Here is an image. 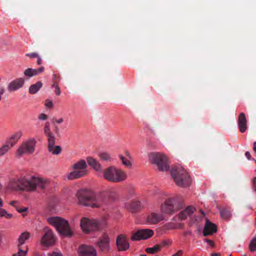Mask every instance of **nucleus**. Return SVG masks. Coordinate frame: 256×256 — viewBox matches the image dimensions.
<instances>
[{
  "label": "nucleus",
  "mask_w": 256,
  "mask_h": 256,
  "mask_svg": "<svg viewBox=\"0 0 256 256\" xmlns=\"http://www.w3.org/2000/svg\"><path fill=\"white\" fill-rule=\"evenodd\" d=\"M76 198L80 204L92 208H102L106 204L105 193L96 194L90 189H80L76 193Z\"/></svg>",
  "instance_id": "obj_1"
},
{
  "label": "nucleus",
  "mask_w": 256,
  "mask_h": 256,
  "mask_svg": "<svg viewBox=\"0 0 256 256\" xmlns=\"http://www.w3.org/2000/svg\"><path fill=\"white\" fill-rule=\"evenodd\" d=\"M171 174L176 184L182 187L190 185L191 180L188 172L180 166H174L171 170Z\"/></svg>",
  "instance_id": "obj_2"
},
{
  "label": "nucleus",
  "mask_w": 256,
  "mask_h": 256,
  "mask_svg": "<svg viewBox=\"0 0 256 256\" xmlns=\"http://www.w3.org/2000/svg\"><path fill=\"white\" fill-rule=\"evenodd\" d=\"M103 178L110 182H120L125 180L127 176L122 170L114 166L106 168L102 172Z\"/></svg>",
  "instance_id": "obj_3"
},
{
  "label": "nucleus",
  "mask_w": 256,
  "mask_h": 256,
  "mask_svg": "<svg viewBox=\"0 0 256 256\" xmlns=\"http://www.w3.org/2000/svg\"><path fill=\"white\" fill-rule=\"evenodd\" d=\"M148 160L160 171H167L170 168L168 158L164 154L159 152H151L148 154Z\"/></svg>",
  "instance_id": "obj_4"
},
{
  "label": "nucleus",
  "mask_w": 256,
  "mask_h": 256,
  "mask_svg": "<svg viewBox=\"0 0 256 256\" xmlns=\"http://www.w3.org/2000/svg\"><path fill=\"white\" fill-rule=\"evenodd\" d=\"M36 142L35 138H30L22 142L18 148L15 156L20 158L25 154H30L34 152Z\"/></svg>",
  "instance_id": "obj_5"
},
{
  "label": "nucleus",
  "mask_w": 256,
  "mask_h": 256,
  "mask_svg": "<svg viewBox=\"0 0 256 256\" xmlns=\"http://www.w3.org/2000/svg\"><path fill=\"white\" fill-rule=\"evenodd\" d=\"M80 226L84 234L98 230L100 228V223L98 220L87 217H82L80 219Z\"/></svg>",
  "instance_id": "obj_6"
},
{
  "label": "nucleus",
  "mask_w": 256,
  "mask_h": 256,
  "mask_svg": "<svg viewBox=\"0 0 256 256\" xmlns=\"http://www.w3.org/2000/svg\"><path fill=\"white\" fill-rule=\"evenodd\" d=\"M6 188L11 191L24 190L23 176L10 180L7 184Z\"/></svg>",
  "instance_id": "obj_7"
},
{
  "label": "nucleus",
  "mask_w": 256,
  "mask_h": 256,
  "mask_svg": "<svg viewBox=\"0 0 256 256\" xmlns=\"http://www.w3.org/2000/svg\"><path fill=\"white\" fill-rule=\"evenodd\" d=\"M154 234V232L150 229H142L133 233L131 240L133 241L146 240L151 238Z\"/></svg>",
  "instance_id": "obj_8"
},
{
  "label": "nucleus",
  "mask_w": 256,
  "mask_h": 256,
  "mask_svg": "<svg viewBox=\"0 0 256 256\" xmlns=\"http://www.w3.org/2000/svg\"><path fill=\"white\" fill-rule=\"evenodd\" d=\"M55 242L56 238L53 231L50 229L46 230L41 238L40 244L44 246H53Z\"/></svg>",
  "instance_id": "obj_9"
},
{
  "label": "nucleus",
  "mask_w": 256,
  "mask_h": 256,
  "mask_svg": "<svg viewBox=\"0 0 256 256\" xmlns=\"http://www.w3.org/2000/svg\"><path fill=\"white\" fill-rule=\"evenodd\" d=\"M35 176H23L24 190L28 192L36 191Z\"/></svg>",
  "instance_id": "obj_10"
},
{
  "label": "nucleus",
  "mask_w": 256,
  "mask_h": 256,
  "mask_svg": "<svg viewBox=\"0 0 256 256\" xmlns=\"http://www.w3.org/2000/svg\"><path fill=\"white\" fill-rule=\"evenodd\" d=\"M56 232L62 238H72L74 235V232L67 220Z\"/></svg>",
  "instance_id": "obj_11"
},
{
  "label": "nucleus",
  "mask_w": 256,
  "mask_h": 256,
  "mask_svg": "<svg viewBox=\"0 0 256 256\" xmlns=\"http://www.w3.org/2000/svg\"><path fill=\"white\" fill-rule=\"evenodd\" d=\"M78 256H97V252L94 246L84 244L78 248Z\"/></svg>",
  "instance_id": "obj_12"
},
{
  "label": "nucleus",
  "mask_w": 256,
  "mask_h": 256,
  "mask_svg": "<svg viewBox=\"0 0 256 256\" xmlns=\"http://www.w3.org/2000/svg\"><path fill=\"white\" fill-rule=\"evenodd\" d=\"M174 202L173 198H168L162 204L160 208V212L164 216L166 214H170L173 212L174 210Z\"/></svg>",
  "instance_id": "obj_13"
},
{
  "label": "nucleus",
  "mask_w": 256,
  "mask_h": 256,
  "mask_svg": "<svg viewBox=\"0 0 256 256\" xmlns=\"http://www.w3.org/2000/svg\"><path fill=\"white\" fill-rule=\"evenodd\" d=\"M46 220L48 223L54 227L56 231L66 220L65 218L58 216L48 217Z\"/></svg>",
  "instance_id": "obj_14"
},
{
  "label": "nucleus",
  "mask_w": 256,
  "mask_h": 256,
  "mask_svg": "<svg viewBox=\"0 0 256 256\" xmlns=\"http://www.w3.org/2000/svg\"><path fill=\"white\" fill-rule=\"evenodd\" d=\"M116 242L119 250H126L130 248L128 238L125 235H119L116 238Z\"/></svg>",
  "instance_id": "obj_15"
},
{
  "label": "nucleus",
  "mask_w": 256,
  "mask_h": 256,
  "mask_svg": "<svg viewBox=\"0 0 256 256\" xmlns=\"http://www.w3.org/2000/svg\"><path fill=\"white\" fill-rule=\"evenodd\" d=\"M102 251H108L110 248V239L108 235L104 234L97 244Z\"/></svg>",
  "instance_id": "obj_16"
},
{
  "label": "nucleus",
  "mask_w": 256,
  "mask_h": 256,
  "mask_svg": "<svg viewBox=\"0 0 256 256\" xmlns=\"http://www.w3.org/2000/svg\"><path fill=\"white\" fill-rule=\"evenodd\" d=\"M24 80L22 78H18L11 82L8 86V90L10 92H14L22 87Z\"/></svg>",
  "instance_id": "obj_17"
},
{
  "label": "nucleus",
  "mask_w": 256,
  "mask_h": 256,
  "mask_svg": "<svg viewBox=\"0 0 256 256\" xmlns=\"http://www.w3.org/2000/svg\"><path fill=\"white\" fill-rule=\"evenodd\" d=\"M50 184V180L48 178H44L39 176L35 177V186L36 190L37 188L44 190L47 188Z\"/></svg>",
  "instance_id": "obj_18"
},
{
  "label": "nucleus",
  "mask_w": 256,
  "mask_h": 256,
  "mask_svg": "<svg viewBox=\"0 0 256 256\" xmlns=\"http://www.w3.org/2000/svg\"><path fill=\"white\" fill-rule=\"evenodd\" d=\"M164 217L161 213L152 212L148 216L146 220L150 224H156L164 220Z\"/></svg>",
  "instance_id": "obj_19"
},
{
  "label": "nucleus",
  "mask_w": 256,
  "mask_h": 256,
  "mask_svg": "<svg viewBox=\"0 0 256 256\" xmlns=\"http://www.w3.org/2000/svg\"><path fill=\"white\" fill-rule=\"evenodd\" d=\"M217 230L216 226L208 220H206L204 229L203 234L204 236L210 235L216 232Z\"/></svg>",
  "instance_id": "obj_20"
},
{
  "label": "nucleus",
  "mask_w": 256,
  "mask_h": 256,
  "mask_svg": "<svg viewBox=\"0 0 256 256\" xmlns=\"http://www.w3.org/2000/svg\"><path fill=\"white\" fill-rule=\"evenodd\" d=\"M55 138L48 140V150L53 155H58L62 152V148L59 146H55Z\"/></svg>",
  "instance_id": "obj_21"
},
{
  "label": "nucleus",
  "mask_w": 256,
  "mask_h": 256,
  "mask_svg": "<svg viewBox=\"0 0 256 256\" xmlns=\"http://www.w3.org/2000/svg\"><path fill=\"white\" fill-rule=\"evenodd\" d=\"M86 160L88 164L91 166L95 171L97 172H102V165L96 159L91 156H88L86 158Z\"/></svg>",
  "instance_id": "obj_22"
},
{
  "label": "nucleus",
  "mask_w": 256,
  "mask_h": 256,
  "mask_svg": "<svg viewBox=\"0 0 256 256\" xmlns=\"http://www.w3.org/2000/svg\"><path fill=\"white\" fill-rule=\"evenodd\" d=\"M30 236V232H24L21 233L17 240L18 248H22V246L29 240Z\"/></svg>",
  "instance_id": "obj_23"
},
{
  "label": "nucleus",
  "mask_w": 256,
  "mask_h": 256,
  "mask_svg": "<svg viewBox=\"0 0 256 256\" xmlns=\"http://www.w3.org/2000/svg\"><path fill=\"white\" fill-rule=\"evenodd\" d=\"M238 125L240 131L243 133L245 132L247 129V122L245 114L242 112L238 118Z\"/></svg>",
  "instance_id": "obj_24"
},
{
  "label": "nucleus",
  "mask_w": 256,
  "mask_h": 256,
  "mask_svg": "<svg viewBox=\"0 0 256 256\" xmlns=\"http://www.w3.org/2000/svg\"><path fill=\"white\" fill-rule=\"evenodd\" d=\"M22 136V132L18 131L12 134L7 140V143L12 148L16 144Z\"/></svg>",
  "instance_id": "obj_25"
},
{
  "label": "nucleus",
  "mask_w": 256,
  "mask_h": 256,
  "mask_svg": "<svg viewBox=\"0 0 256 256\" xmlns=\"http://www.w3.org/2000/svg\"><path fill=\"white\" fill-rule=\"evenodd\" d=\"M44 70V67H40L38 69L28 68L25 70L24 72V74L26 77L31 78L42 72Z\"/></svg>",
  "instance_id": "obj_26"
},
{
  "label": "nucleus",
  "mask_w": 256,
  "mask_h": 256,
  "mask_svg": "<svg viewBox=\"0 0 256 256\" xmlns=\"http://www.w3.org/2000/svg\"><path fill=\"white\" fill-rule=\"evenodd\" d=\"M88 170H76L70 172L67 175V178L69 180H74L86 176L88 174Z\"/></svg>",
  "instance_id": "obj_27"
},
{
  "label": "nucleus",
  "mask_w": 256,
  "mask_h": 256,
  "mask_svg": "<svg viewBox=\"0 0 256 256\" xmlns=\"http://www.w3.org/2000/svg\"><path fill=\"white\" fill-rule=\"evenodd\" d=\"M87 164L86 162L84 160H80L72 166V168L76 170H87Z\"/></svg>",
  "instance_id": "obj_28"
},
{
  "label": "nucleus",
  "mask_w": 256,
  "mask_h": 256,
  "mask_svg": "<svg viewBox=\"0 0 256 256\" xmlns=\"http://www.w3.org/2000/svg\"><path fill=\"white\" fill-rule=\"evenodd\" d=\"M141 206V202L137 200L132 201L125 204L126 208L132 212H134L139 209Z\"/></svg>",
  "instance_id": "obj_29"
},
{
  "label": "nucleus",
  "mask_w": 256,
  "mask_h": 256,
  "mask_svg": "<svg viewBox=\"0 0 256 256\" xmlns=\"http://www.w3.org/2000/svg\"><path fill=\"white\" fill-rule=\"evenodd\" d=\"M195 208L192 206H188L186 209L183 210L180 214V218L182 219L186 218L190 216L194 212Z\"/></svg>",
  "instance_id": "obj_30"
},
{
  "label": "nucleus",
  "mask_w": 256,
  "mask_h": 256,
  "mask_svg": "<svg viewBox=\"0 0 256 256\" xmlns=\"http://www.w3.org/2000/svg\"><path fill=\"white\" fill-rule=\"evenodd\" d=\"M44 133L48 137V140L55 138L54 136L51 132L50 129V124L49 122H46L45 123L44 126Z\"/></svg>",
  "instance_id": "obj_31"
},
{
  "label": "nucleus",
  "mask_w": 256,
  "mask_h": 256,
  "mask_svg": "<svg viewBox=\"0 0 256 256\" xmlns=\"http://www.w3.org/2000/svg\"><path fill=\"white\" fill-rule=\"evenodd\" d=\"M126 154L128 156V158H125L122 154L119 156V158L122 160V164L124 165L127 167H130L132 166V158L128 152H126Z\"/></svg>",
  "instance_id": "obj_32"
},
{
  "label": "nucleus",
  "mask_w": 256,
  "mask_h": 256,
  "mask_svg": "<svg viewBox=\"0 0 256 256\" xmlns=\"http://www.w3.org/2000/svg\"><path fill=\"white\" fill-rule=\"evenodd\" d=\"M42 84L41 82H38L35 84H32L29 88V92L30 94H36L42 87Z\"/></svg>",
  "instance_id": "obj_33"
},
{
  "label": "nucleus",
  "mask_w": 256,
  "mask_h": 256,
  "mask_svg": "<svg viewBox=\"0 0 256 256\" xmlns=\"http://www.w3.org/2000/svg\"><path fill=\"white\" fill-rule=\"evenodd\" d=\"M98 156L102 161L109 162L112 160L110 154L106 151L100 152L98 154Z\"/></svg>",
  "instance_id": "obj_34"
},
{
  "label": "nucleus",
  "mask_w": 256,
  "mask_h": 256,
  "mask_svg": "<svg viewBox=\"0 0 256 256\" xmlns=\"http://www.w3.org/2000/svg\"><path fill=\"white\" fill-rule=\"evenodd\" d=\"M18 251L14 254V256H26L28 252V246H26L22 249V248H18Z\"/></svg>",
  "instance_id": "obj_35"
},
{
  "label": "nucleus",
  "mask_w": 256,
  "mask_h": 256,
  "mask_svg": "<svg viewBox=\"0 0 256 256\" xmlns=\"http://www.w3.org/2000/svg\"><path fill=\"white\" fill-rule=\"evenodd\" d=\"M12 148V147L8 143L0 147V157L7 154Z\"/></svg>",
  "instance_id": "obj_36"
},
{
  "label": "nucleus",
  "mask_w": 256,
  "mask_h": 256,
  "mask_svg": "<svg viewBox=\"0 0 256 256\" xmlns=\"http://www.w3.org/2000/svg\"><path fill=\"white\" fill-rule=\"evenodd\" d=\"M5 218L6 219H11L13 218L12 214L8 213L5 210L2 208H0V218Z\"/></svg>",
  "instance_id": "obj_37"
},
{
  "label": "nucleus",
  "mask_w": 256,
  "mask_h": 256,
  "mask_svg": "<svg viewBox=\"0 0 256 256\" xmlns=\"http://www.w3.org/2000/svg\"><path fill=\"white\" fill-rule=\"evenodd\" d=\"M162 247L159 245H155L152 248H146V251L150 254H154L156 252L160 250Z\"/></svg>",
  "instance_id": "obj_38"
},
{
  "label": "nucleus",
  "mask_w": 256,
  "mask_h": 256,
  "mask_svg": "<svg viewBox=\"0 0 256 256\" xmlns=\"http://www.w3.org/2000/svg\"><path fill=\"white\" fill-rule=\"evenodd\" d=\"M28 208L26 207H22L21 208H16V211L21 214L23 216H26L28 214Z\"/></svg>",
  "instance_id": "obj_39"
},
{
  "label": "nucleus",
  "mask_w": 256,
  "mask_h": 256,
  "mask_svg": "<svg viewBox=\"0 0 256 256\" xmlns=\"http://www.w3.org/2000/svg\"><path fill=\"white\" fill-rule=\"evenodd\" d=\"M220 216L224 220H228L231 216V214L230 212L228 210H222L220 212Z\"/></svg>",
  "instance_id": "obj_40"
},
{
  "label": "nucleus",
  "mask_w": 256,
  "mask_h": 256,
  "mask_svg": "<svg viewBox=\"0 0 256 256\" xmlns=\"http://www.w3.org/2000/svg\"><path fill=\"white\" fill-rule=\"evenodd\" d=\"M250 249L251 252L256 250V237L253 238L250 244Z\"/></svg>",
  "instance_id": "obj_41"
},
{
  "label": "nucleus",
  "mask_w": 256,
  "mask_h": 256,
  "mask_svg": "<svg viewBox=\"0 0 256 256\" xmlns=\"http://www.w3.org/2000/svg\"><path fill=\"white\" fill-rule=\"evenodd\" d=\"M39 120H46L48 118V116L44 113H40L38 116Z\"/></svg>",
  "instance_id": "obj_42"
},
{
  "label": "nucleus",
  "mask_w": 256,
  "mask_h": 256,
  "mask_svg": "<svg viewBox=\"0 0 256 256\" xmlns=\"http://www.w3.org/2000/svg\"><path fill=\"white\" fill-rule=\"evenodd\" d=\"M45 106L46 108L50 109L53 107V102L52 100H47L45 102Z\"/></svg>",
  "instance_id": "obj_43"
},
{
  "label": "nucleus",
  "mask_w": 256,
  "mask_h": 256,
  "mask_svg": "<svg viewBox=\"0 0 256 256\" xmlns=\"http://www.w3.org/2000/svg\"><path fill=\"white\" fill-rule=\"evenodd\" d=\"M53 87L55 88V92L57 95L59 96L60 94V88L57 84H54Z\"/></svg>",
  "instance_id": "obj_44"
},
{
  "label": "nucleus",
  "mask_w": 256,
  "mask_h": 256,
  "mask_svg": "<svg viewBox=\"0 0 256 256\" xmlns=\"http://www.w3.org/2000/svg\"><path fill=\"white\" fill-rule=\"evenodd\" d=\"M48 256H62L60 252H53L48 254Z\"/></svg>",
  "instance_id": "obj_45"
},
{
  "label": "nucleus",
  "mask_w": 256,
  "mask_h": 256,
  "mask_svg": "<svg viewBox=\"0 0 256 256\" xmlns=\"http://www.w3.org/2000/svg\"><path fill=\"white\" fill-rule=\"evenodd\" d=\"M26 56H29V57H30L31 58H34L38 57V54L37 53H36V52L26 54Z\"/></svg>",
  "instance_id": "obj_46"
},
{
  "label": "nucleus",
  "mask_w": 256,
  "mask_h": 256,
  "mask_svg": "<svg viewBox=\"0 0 256 256\" xmlns=\"http://www.w3.org/2000/svg\"><path fill=\"white\" fill-rule=\"evenodd\" d=\"M252 188L254 191H256V177L252 180Z\"/></svg>",
  "instance_id": "obj_47"
},
{
  "label": "nucleus",
  "mask_w": 256,
  "mask_h": 256,
  "mask_svg": "<svg viewBox=\"0 0 256 256\" xmlns=\"http://www.w3.org/2000/svg\"><path fill=\"white\" fill-rule=\"evenodd\" d=\"M63 122H64V119H63V118H59L56 119V120H54V122H55L56 124H61V123H62Z\"/></svg>",
  "instance_id": "obj_48"
},
{
  "label": "nucleus",
  "mask_w": 256,
  "mask_h": 256,
  "mask_svg": "<svg viewBox=\"0 0 256 256\" xmlns=\"http://www.w3.org/2000/svg\"><path fill=\"white\" fill-rule=\"evenodd\" d=\"M4 92V90L3 88H0V101L2 98V96Z\"/></svg>",
  "instance_id": "obj_49"
},
{
  "label": "nucleus",
  "mask_w": 256,
  "mask_h": 256,
  "mask_svg": "<svg viewBox=\"0 0 256 256\" xmlns=\"http://www.w3.org/2000/svg\"><path fill=\"white\" fill-rule=\"evenodd\" d=\"M16 204H18V202L17 201H12L10 202V204L14 207L15 206Z\"/></svg>",
  "instance_id": "obj_50"
},
{
  "label": "nucleus",
  "mask_w": 256,
  "mask_h": 256,
  "mask_svg": "<svg viewBox=\"0 0 256 256\" xmlns=\"http://www.w3.org/2000/svg\"><path fill=\"white\" fill-rule=\"evenodd\" d=\"M38 58V60H37V64L38 65H40L41 64H42V58H41L38 56V57H37Z\"/></svg>",
  "instance_id": "obj_51"
},
{
  "label": "nucleus",
  "mask_w": 256,
  "mask_h": 256,
  "mask_svg": "<svg viewBox=\"0 0 256 256\" xmlns=\"http://www.w3.org/2000/svg\"><path fill=\"white\" fill-rule=\"evenodd\" d=\"M245 156L248 160H250V152H246L245 154Z\"/></svg>",
  "instance_id": "obj_52"
},
{
  "label": "nucleus",
  "mask_w": 256,
  "mask_h": 256,
  "mask_svg": "<svg viewBox=\"0 0 256 256\" xmlns=\"http://www.w3.org/2000/svg\"><path fill=\"white\" fill-rule=\"evenodd\" d=\"M182 250H179L176 253V256H181L182 254Z\"/></svg>",
  "instance_id": "obj_53"
},
{
  "label": "nucleus",
  "mask_w": 256,
  "mask_h": 256,
  "mask_svg": "<svg viewBox=\"0 0 256 256\" xmlns=\"http://www.w3.org/2000/svg\"><path fill=\"white\" fill-rule=\"evenodd\" d=\"M4 206V202L2 199L0 197V208Z\"/></svg>",
  "instance_id": "obj_54"
},
{
  "label": "nucleus",
  "mask_w": 256,
  "mask_h": 256,
  "mask_svg": "<svg viewBox=\"0 0 256 256\" xmlns=\"http://www.w3.org/2000/svg\"><path fill=\"white\" fill-rule=\"evenodd\" d=\"M205 241H206L208 244H210V245H212V244H213V242H212L211 240H206Z\"/></svg>",
  "instance_id": "obj_55"
},
{
  "label": "nucleus",
  "mask_w": 256,
  "mask_h": 256,
  "mask_svg": "<svg viewBox=\"0 0 256 256\" xmlns=\"http://www.w3.org/2000/svg\"><path fill=\"white\" fill-rule=\"evenodd\" d=\"M254 150L256 152V142H254Z\"/></svg>",
  "instance_id": "obj_56"
},
{
  "label": "nucleus",
  "mask_w": 256,
  "mask_h": 256,
  "mask_svg": "<svg viewBox=\"0 0 256 256\" xmlns=\"http://www.w3.org/2000/svg\"><path fill=\"white\" fill-rule=\"evenodd\" d=\"M220 254L218 253H214L212 254V256H220Z\"/></svg>",
  "instance_id": "obj_57"
},
{
  "label": "nucleus",
  "mask_w": 256,
  "mask_h": 256,
  "mask_svg": "<svg viewBox=\"0 0 256 256\" xmlns=\"http://www.w3.org/2000/svg\"><path fill=\"white\" fill-rule=\"evenodd\" d=\"M2 184L0 182V191L2 190Z\"/></svg>",
  "instance_id": "obj_58"
},
{
  "label": "nucleus",
  "mask_w": 256,
  "mask_h": 256,
  "mask_svg": "<svg viewBox=\"0 0 256 256\" xmlns=\"http://www.w3.org/2000/svg\"><path fill=\"white\" fill-rule=\"evenodd\" d=\"M18 205V204H16L15 205V206H14V208H16H16H19Z\"/></svg>",
  "instance_id": "obj_59"
},
{
  "label": "nucleus",
  "mask_w": 256,
  "mask_h": 256,
  "mask_svg": "<svg viewBox=\"0 0 256 256\" xmlns=\"http://www.w3.org/2000/svg\"><path fill=\"white\" fill-rule=\"evenodd\" d=\"M141 256H146V255H145V254H142V255Z\"/></svg>",
  "instance_id": "obj_60"
},
{
  "label": "nucleus",
  "mask_w": 256,
  "mask_h": 256,
  "mask_svg": "<svg viewBox=\"0 0 256 256\" xmlns=\"http://www.w3.org/2000/svg\"><path fill=\"white\" fill-rule=\"evenodd\" d=\"M164 244H167V242H164Z\"/></svg>",
  "instance_id": "obj_61"
},
{
  "label": "nucleus",
  "mask_w": 256,
  "mask_h": 256,
  "mask_svg": "<svg viewBox=\"0 0 256 256\" xmlns=\"http://www.w3.org/2000/svg\"><path fill=\"white\" fill-rule=\"evenodd\" d=\"M164 244H167V242H164Z\"/></svg>",
  "instance_id": "obj_62"
},
{
  "label": "nucleus",
  "mask_w": 256,
  "mask_h": 256,
  "mask_svg": "<svg viewBox=\"0 0 256 256\" xmlns=\"http://www.w3.org/2000/svg\"><path fill=\"white\" fill-rule=\"evenodd\" d=\"M244 256H246L244 255Z\"/></svg>",
  "instance_id": "obj_63"
}]
</instances>
